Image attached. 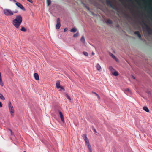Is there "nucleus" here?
Listing matches in <instances>:
<instances>
[{
	"instance_id": "nucleus-1",
	"label": "nucleus",
	"mask_w": 152,
	"mask_h": 152,
	"mask_svg": "<svg viewBox=\"0 0 152 152\" xmlns=\"http://www.w3.org/2000/svg\"><path fill=\"white\" fill-rule=\"evenodd\" d=\"M23 19L21 16L20 15H17L15 18L13 20V24L16 28H19L21 23Z\"/></svg>"
},
{
	"instance_id": "nucleus-2",
	"label": "nucleus",
	"mask_w": 152,
	"mask_h": 152,
	"mask_svg": "<svg viewBox=\"0 0 152 152\" xmlns=\"http://www.w3.org/2000/svg\"><path fill=\"white\" fill-rule=\"evenodd\" d=\"M4 12L5 15L7 16H11L13 15L14 14V12L9 9H4Z\"/></svg>"
},
{
	"instance_id": "nucleus-3",
	"label": "nucleus",
	"mask_w": 152,
	"mask_h": 152,
	"mask_svg": "<svg viewBox=\"0 0 152 152\" xmlns=\"http://www.w3.org/2000/svg\"><path fill=\"white\" fill-rule=\"evenodd\" d=\"M9 108L11 116H14V110L12 105H9Z\"/></svg>"
},
{
	"instance_id": "nucleus-4",
	"label": "nucleus",
	"mask_w": 152,
	"mask_h": 152,
	"mask_svg": "<svg viewBox=\"0 0 152 152\" xmlns=\"http://www.w3.org/2000/svg\"><path fill=\"white\" fill-rule=\"evenodd\" d=\"M143 23L146 27L147 31L148 33L150 34H152V29L147 24H145L144 23Z\"/></svg>"
},
{
	"instance_id": "nucleus-5",
	"label": "nucleus",
	"mask_w": 152,
	"mask_h": 152,
	"mask_svg": "<svg viewBox=\"0 0 152 152\" xmlns=\"http://www.w3.org/2000/svg\"><path fill=\"white\" fill-rule=\"evenodd\" d=\"M56 22L57 24L56 27L57 29H59L61 26L60 19L59 18H58L57 19Z\"/></svg>"
},
{
	"instance_id": "nucleus-6",
	"label": "nucleus",
	"mask_w": 152,
	"mask_h": 152,
	"mask_svg": "<svg viewBox=\"0 0 152 152\" xmlns=\"http://www.w3.org/2000/svg\"><path fill=\"white\" fill-rule=\"evenodd\" d=\"M84 140L86 142V144L88 146V149H89V150H90V152H92V150H91V146L90 144L88 138H87L86 139V140Z\"/></svg>"
},
{
	"instance_id": "nucleus-7",
	"label": "nucleus",
	"mask_w": 152,
	"mask_h": 152,
	"mask_svg": "<svg viewBox=\"0 0 152 152\" xmlns=\"http://www.w3.org/2000/svg\"><path fill=\"white\" fill-rule=\"evenodd\" d=\"M16 5L22 10H25V8L21 3L19 2H16Z\"/></svg>"
},
{
	"instance_id": "nucleus-8",
	"label": "nucleus",
	"mask_w": 152,
	"mask_h": 152,
	"mask_svg": "<svg viewBox=\"0 0 152 152\" xmlns=\"http://www.w3.org/2000/svg\"><path fill=\"white\" fill-rule=\"evenodd\" d=\"M56 86L57 89L60 88L61 90L63 89L64 88L62 86H60V83L59 81H57L56 83Z\"/></svg>"
},
{
	"instance_id": "nucleus-9",
	"label": "nucleus",
	"mask_w": 152,
	"mask_h": 152,
	"mask_svg": "<svg viewBox=\"0 0 152 152\" xmlns=\"http://www.w3.org/2000/svg\"><path fill=\"white\" fill-rule=\"evenodd\" d=\"M59 114L61 121L64 122V119L62 113L61 111H59Z\"/></svg>"
},
{
	"instance_id": "nucleus-10",
	"label": "nucleus",
	"mask_w": 152,
	"mask_h": 152,
	"mask_svg": "<svg viewBox=\"0 0 152 152\" xmlns=\"http://www.w3.org/2000/svg\"><path fill=\"white\" fill-rule=\"evenodd\" d=\"M34 75L36 80H39V75L37 73H34Z\"/></svg>"
},
{
	"instance_id": "nucleus-11",
	"label": "nucleus",
	"mask_w": 152,
	"mask_h": 152,
	"mask_svg": "<svg viewBox=\"0 0 152 152\" xmlns=\"http://www.w3.org/2000/svg\"><path fill=\"white\" fill-rule=\"evenodd\" d=\"M0 85L1 87H3L4 86V83L2 80L0 72Z\"/></svg>"
},
{
	"instance_id": "nucleus-12",
	"label": "nucleus",
	"mask_w": 152,
	"mask_h": 152,
	"mask_svg": "<svg viewBox=\"0 0 152 152\" xmlns=\"http://www.w3.org/2000/svg\"><path fill=\"white\" fill-rule=\"evenodd\" d=\"M134 34H135L137 35L138 36V37L140 39H141V38H141V35L140 34V33L139 31H135L134 32Z\"/></svg>"
},
{
	"instance_id": "nucleus-13",
	"label": "nucleus",
	"mask_w": 152,
	"mask_h": 152,
	"mask_svg": "<svg viewBox=\"0 0 152 152\" xmlns=\"http://www.w3.org/2000/svg\"><path fill=\"white\" fill-rule=\"evenodd\" d=\"M80 41L83 44H85L86 43V41L84 37L83 36L81 39H80Z\"/></svg>"
},
{
	"instance_id": "nucleus-14",
	"label": "nucleus",
	"mask_w": 152,
	"mask_h": 152,
	"mask_svg": "<svg viewBox=\"0 0 152 152\" xmlns=\"http://www.w3.org/2000/svg\"><path fill=\"white\" fill-rule=\"evenodd\" d=\"M110 56L114 59H115L116 61H118V59L113 54L110 53Z\"/></svg>"
},
{
	"instance_id": "nucleus-15",
	"label": "nucleus",
	"mask_w": 152,
	"mask_h": 152,
	"mask_svg": "<svg viewBox=\"0 0 152 152\" xmlns=\"http://www.w3.org/2000/svg\"><path fill=\"white\" fill-rule=\"evenodd\" d=\"M92 94H94V95L95 96H97V98L99 100L100 99V98L99 96L96 93H95V92H94V91H92Z\"/></svg>"
},
{
	"instance_id": "nucleus-16",
	"label": "nucleus",
	"mask_w": 152,
	"mask_h": 152,
	"mask_svg": "<svg viewBox=\"0 0 152 152\" xmlns=\"http://www.w3.org/2000/svg\"><path fill=\"white\" fill-rule=\"evenodd\" d=\"M143 109L146 112H149V110L148 108V107L146 106H144L143 108Z\"/></svg>"
},
{
	"instance_id": "nucleus-17",
	"label": "nucleus",
	"mask_w": 152,
	"mask_h": 152,
	"mask_svg": "<svg viewBox=\"0 0 152 152\" xmlns=\"http://www.w3.org/2000/svg\"><path fill=\"white\" fill-rule=\"evenodd\" d=\"M107 3L110 5V6L113 9L114 8L113 6L111 1H107Z\"/></svg>"
},
{
	"instance_id": "nucleus-18",
	"label": "nucleus",
	"mask_w": 152,
	"mask_h": 152,
	"mask_svg": "<svg viewBox=\"0 0 152 152\" xmlns=\"http://www.w3.org/2000/svg\"><path fill=\"white\" fill-rule=\"evenodd\" d=\"M107 3L110 5V6L113 9L114 8L113 6L111 1H107Z\"/></svg>"
},
{
	"instance_id": "nucleus-19",
	"label": "nucleus",
	"mask_w": 152,
	"mask_h": 152,
	"mask_svg": "<svg viewBox=\"0 0 152 152\" xmlns=\"http://www.w3.org/2000/svg\"><path fill=\"white\" fill-rule=\"evenodd\" d=\"M77 31V29L75 28H72L70 30L71 32H75Z\"/></svg>"
},
{
	"instance_id": "nucleus-20",
	"label": "nucleus",
	"mask_w": 152,
	"mask_h": 152,
	"mask_svg": "<svg viewBox=\"0 0 152 152\" xmlns=\"http://www.w3.org/2000/svg\"><path fill=\"white\" fill-rule=\"evenodd\" d=\"M96 67L97 70H99L101 68L100 66L98 64H97L96 66Z\"/></svg>"
},
{
	"instance_id": "nucleus-21",
	"label": "nucleus",
	"mask_w": 152,
	"mask_h": 152,
	"mask_svg": "<svg viewBox=\"0 0 152 152\" xmlns=\"http://www.w3.org/2000/svg\"><path fill=\"white\" fill-rule=\"evenodd\" d=\"M112 74L115 76H117L118 75V72L116 71L114 72Z\"/></svg>"
},
{
	"instance_id": "nucleus-22",
	"label": "nucleus",
	"mask_w": 152,
	"mask_h": 152,
	"mask_svg": "<svg viewBox=\"0 0 152 152\" xmlns=\"http://www.w3.org/2000/svg\"><path fill=\"white\" fill-rule=\"evenodd\" d=\"M82 137L83 138L84 140H86V139L87 138V135L86 134H83L82 135Z\"/></svg>"
},
{
	"instance_id": "nucleus-23",
	"label": "nucleus",
	"mask_w": 152,
	"mask_h": 152,
	"mask_svg": "<svg viewBox=\"0 0 152 152\" xmlns=\"http://www.w3.org/2000/svg\"><path fill=\"white\" fill-rule=\"evenodd\" d=\"M65 95L67 98L69 100H71V98L68 95L67 93L65 94Z\"/></svg>"
},
{
	"instance_id": "nucleus-24",
	"label": "nucleus",
	"mask_w": 152,
	"mask_h": 152,
	"mask_svg": "<svg viewBox=\"0 0 152 152\" xmlns=\"http://www.w3.org/2000/svg\"><path fill=\"white\" fill-rule=\"evenodd\" d=\"M21 31H22L25 32L26 31V28L23 27H22L20 29Z\"/></svg>"
},
{
	"instance_id": "nucleus-25",
	"label": "nucleus",
	"mask_w": 152,
	"mask_h": 152,
	"mask_svg": "<svg viewBox=\"0 0 152 152\" xmlns=\"http://www.w3.org/2000/svg\"><path fill=\"white\" fill-rule=\"evenodd\" d=\"M109 69L111 71L112 73L114 71V69L112 67H110L109 68Z\"/></svg>"
},
{
	"instance_id": "nucleus-26",
	"label": "nucleus",
	"mask_w": 152,
	"mask_h": 152,
	"mask_svg": "<svg viewBox=\"0 0 152 152\" xmlns=\"http://www.w3.org/2000/svg\"><path fill=\"white\" fill-rule=\"evenodd\" d=\"M107 23L109 24H111L112 23V22L111 20L108 19L107 20Z\"/></svg>"
},
{
	"instance_id": "nucleus-27",
	"label": "nucleus",
	"mask_w": 152,
	"mask_h": 152,
	"mask_svg": "<svg viewBox=\"0 0 152 152\" xmlns=\"http://www.w3.org/2000/svg\"><path fill=\"white\" fill-rule=\"evenodd\" d=\"M51 2L50 0H47V6H48L49 5H50L51 4Z\"/></svg>"
},
{
	"instance_id": "nucleus-28",
	"label": "nucleus",
	"mask_w": 152,
	"mask_h": 152,
	"mask_svg": "<svg viewBox=\"0 0 152 152\" xmlns=\"http://www.w3.org/2000/svg\"><path fill=\"white\" fill-rule=\"evenodd\" d=\"M0 98L3 100H4L5 99L4 98L3 95L0 93Z\"/></svg>"
},
{
	"instance_id": "nucleus-29",
	"label": "nucleus",
	"mask_w": 152,
	"mask_h": 152,
	"mask_svg": "<svg viewBox=\"0 0 152 152\" xmlns=\"http://www.w3.org/2000/svg\"><path fill=\"white\" fill-rule=\"evenodd\" d=\"M83 54L86 56H88V53L86 52L83 51Z\"/></svg>"
},
{
	"instance_id": "nucleus-30",
	"label": "nucleus",
	"mask_w": 152,
	"mask_h": 152,
	"mask_svg": "<svg viewBox=\"0 0 152 152\" xmlns=\"http://www.w3.org/2000/svg\"><path fill=\"white\" fill-rule=\"evenodd\" d=\"M79 35V33L78 32H77V33H76L75 34H74L73 35V37H77Z\"/></svg>"
},
{
	"instance_id": "nucleus-31",
	"label": "nucleus",
	"mask_w": 152,
	"mask_h": 152,
	"mask_svg": "<svg viewBox=\"0 0 152 152\" xmlns=\"http://www.w3.org/2000/svg\"><path fill=\"white\" fill-rule=\"evenodd\" d=\"M84 6L86 7V8L87 9V10H90V9L89 8V7H88V6H86V4H84Z\"/></svg>"
},
{
	"instance_id": "nucleus-32",
	"label": "nucleus",
	"mask_w": 152,
	"mask_h": 152,
	"mask_svg": "<svg viewBox=\"0 0 152 152\" xmlns=\"http://www.w3.org/2000/svg\"><path fill=\"white\" fill-rule=\"evenodd\" d=\"M92 128H93V131L96 133L97 132L96 130L94 128V126H93L92 127Z\"/></svg>"
},
{
	"instance_id": "nucleus-33",
	"label": "nucleus",
	"mask_w": 152,
	"mask_h": 152,
	"mask_svg": "<svg viewBox=\"0 0 152 152\" xmlns=\"http://www.w3.org/2000/svg\"><path fill=\"white\" fill-rule=\"evenodd\" d=\"M68 30V28H65L64 29V32H66V31Z\"/></svg>"
},
{
	"instance_id": "nucleus-34",
	"label": "nucleus",
	"mask_w": 152,
	"mask_h": 152,
	"mask_svg": "<svg viewBox=\"0 0 152 152\" xmlns=\"http://www.w3.org/2000/svg\"><path fill=\"white\" fill-rule=\"evenodd\" d=\"M27 0L31 3H32V2H33L32 0Z\"/></svg>"
},
{
	"instance_id": "nucleus-35",
	"label": "nucleus",
	"mask_w": 152,
	"mask_h": 152,
	"mask_svg": "<svg viewBox=\"0 0 152 152\" xmlns=\"http://www.w3.org/2000/svg\"><path fill=\"white\" fill-rule=\"evenodd\" d=\"M148 93L149 94H151V92L150 91H148Z\"/></svg>"
},
{
	"instance_id": "nucleus-36",
	"label": "nucleus",
	"mask_w": 152,
	"mask_h": 152,
	"mask_svg": "<svg viewBox=\"0 0 152 152\" xmlns=\"http://www.w3.org/2000/svg\"><path fill=\"white\" fill-rule=\"evenodd\" d=\"M11 103L10 102H9L8 104H11Z\"/></svg>"
},
{
	"instance_id": "nucleus-37",
	"label": "nucleus",
	"mask_w": 152,
	"mask_h": 152,
	"mask_svg": "<svg viewBox=\"0 0 152 152\" xmlns=\"http://www.w3.org/2000/svg\"><path fill=\"white\" fill-rule=\"evenodd\" d=\"M2 107V105H0V107L1 108Z\"/></svg>"
},
{
	"instance_id": "nucleus-38",
	"label": "nucleus",
	"mask_w": 152,
	"mask_h": 152,
	"mask_svg": "<svg viewBox=\"0 0 152 152\" xmlns=\"http://www.w3.org/2000/svg\"><path fill=\"white\" fill-rule=\"evenodd\" d=\"M10 131H11V134L12 135V131L11 130H10Z\"/></svg>"
},
{
	"instance_id": "nucleus-39",
	"label": "nucleus",
	"mask_w": 152,
	"mask_h": 152,
	"mask_svg": "<svg viewBox=\"0 0 152 152\" xmlns=\"http://www.w3.org/2000/svg\"><path fill=\"white\" fill-rule=\"evenodd\" d=\"M13 1H14V2H16V1L15 0H13Z\"/></svg>"
},
{
	"instance_id": "nucleus-40",
	"label": "nucleus",
	"mask_w": 152,
	"mask_h": 152,
	"mask_svg": "<svg viewBox=\"0 0 152 152\" xmlns=\"http://www.w3.org/2000/svg\"><path fill=\"white\" fill-rule=\"evenodd\" d=\"M0 104H2L1 102H0Z\"/></svg>"
},
{
	"instance_id": "nucleus-41",
	"label": "nucleus",
	"mask_w": 152,
	"mask_h": 152,
	"mask_svg": "<svg viewBox=\"0 0 152 152\" xmlns=\"http://www.w3.org/2000/svg\"><path fill=\"white\" fill-rule=\"evenodd\" d=\"M133 78L134 79H135V77H134V76H133Z\"/></svg>"
},
{
	"instance_id": "nucleus-42",
	"label": "nucleus",
	"mask_w": 152,
	"mask_h": 152,
	"mask_svg": "<svg viewBox=\"0 0 152 152\" xmlns=\"http://www.w3.org/2000/svg\"><path fill=\"white\" fill-rule=\"evenodd\" d=\"M15 13H16L17 12H14Z\"/></svg>"
},
{
	"instance_id": "nucleus-43",
	"label": "nucleus",
	"mask_w": 152,
	"mask_h": 152,
	"mask_svg": "<svg viewBox=\"0 0 152 152\" xmlns=\"http://www.w3.org/2000/svg\"><path fill=\"white\" fill-rule=\"evenodd\" d=\"M127 90H128V91H129V90H129V89H127Z\"/></svg>"
},
{
	"instance_id": "nucleus-44",
	"label": "nucleus",
	"mask_w": 152,
	"mask_h": 152,
	"mask_svg": "<svg viewBox=\"0 0 152 152\" xmlns=\"http://www.w3.org/2000/svg\"><path fill=\"white\" fill-rule=\"evenodd\" d=\"M23 152H26V151H23Z\"/></svg>"
},
{
	"instance_id": "nucleus-45",
	"label": "nucleus",
	"mask_w": 152,
	"mask_h": 152,
	"mask_svg": "<svg viewBox=\"0 0 152 152\" xmlns=\"http://www.w3.org/2000/svg\"><path fill=\"white\" fill-rule=\"evenodd\" d=\"M93 55H94V53H93Z\"/></svg>"
}]
</instances>
